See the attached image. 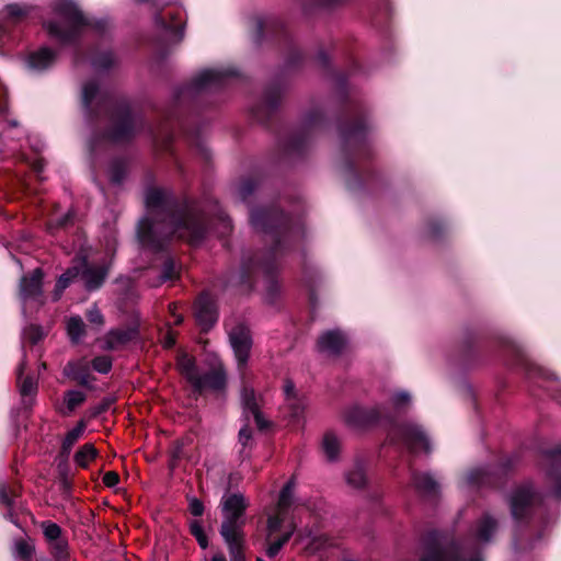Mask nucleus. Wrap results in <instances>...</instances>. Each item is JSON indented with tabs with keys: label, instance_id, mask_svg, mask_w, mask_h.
<instances>
[{
	"label": "nucleus",
	"instance_id": "nucleus-1",
	"mask_svg": "<svg viewBox=\"0 0 561 561\" xmlns=\"http://www.w3.org/2000/svg\"><path fill=\"white\" fill-rule=\"evenodd\" d=\"M146 206L150 218H144L138 225L142 247L159 251L173 238L191 244L205 238L209 219L197 205H180L171 192L150 188L146 193Z\"/></svg>",
	"mask_w": 561,
	"mask_h": 561
},
{
	"label": "nucleus",
	"instance_id": "nucleus-2",
	"mask_svg": "<svg viewBox=\"0 0 561 561\" xmlns=\"http://www.w3.org/2000/svg\"><path fill=\"white\" fill-rule=\"evenodd\" d=\"M420 561H483L476 548L458 546L447 535L433 530L421 542Z\"/></svg>",
	"mask_w": 561,
	"mask_h": 561
},
{
	"label": "nucleus",
	"instance_id": "nucleus-3",
	"mask_svg": "<svg viewBox=\"0 0 561 561\" xmlns=\"http://www.w3.org/2000/svg\"><path fill=\"white\" fill-rule=\"evenodd\" d=\"M54 11L61 21L46 22L44 24L45 28L49 35L64 44L73 42L78 37L81 27L87 25L82 12L71 0H55Z\"/></svg>",
	"mask_w": 561,
	"mask_h": 561
},
{
	"label": "nucleus",
	"instance_id": "nucleus-4",
	"mask_svg": "<svg viewBox=\"0 0 561 561\" xmlns=\"http://www.w3.org/2000/svg\"><path fill=\"white\" fill-rule=\"evenodd\" d=\"M248 505L247 499L241 493H231L222 496L220 502L222 523L219 530L221 537L244 535L243 527L245 525V510Z\"/></svg>",
	"mask_w": 561,
	"mask_h": 561
},
{
	"label": "nucleus",
	"instance_id": "nucleus-5",
	"mask_svg": "<svg viewBox=\"0 0 561 561\" xmlns=\"http://www.w3.org/2000/svg\"><path fill=\"white\" fill-rule=\"evenodd\" d=\"M540 502L541 496L534 490L531 483L516 486L510 496L512 517L517 522L528 518Z\"/></svg>",
	"mask_w": 561,
	"mask_h": 561
},
{
	"label": "nucleus",
	"instance_id": "nucleus-6",
	"mask_svg": "<svg viewBox=\"0 0 561 561\" xmlns=\"http://www.w3.org/2000/svg\"><path fill=\"white\" fill-rule=\"evenodd\" d=\"M391 435L400 440L410 453H431V443L424 431L415 423H403L392 430Z\"/></svg>",
	"mask_w": 561,
	"mask_h": 561
},
{
	"label": "nucleus",
	"instance_id": "nucleus-7",
	"mask_svg": "<svg viewBox=\"0 0 561 561\" xmlns=\"http://www.w3.org/2000/svg\"><path fill=\"white\" fill-rule=\"evenodd\" d=\"M191 386L198 393L211 391L222 394L227 388L226 368L221 363H216L205 371L199 370Z\"/></svg>",
	"mask_w": 561,
	"mask_h": 561
},
{
	"label": "nucleus",
	"instance_id": "nucleus-8",
	"mask_svg": "<svg viewBox=\"0 0 561 561\" xmlns=\"http://www.w3.org/2000/svg\"><path fill=\"white\" fill-rule=\"evenodd\" d=\"M228 335L238 363V368L243 369L248 364L252 347L250 330L243 323H239L229 329Z\"/></svg>",
	"mask_w": 561,
	"mask_h": 561
},
{
	"label": "nucleus",
	"instance_id": "nucleus-9",
	"mask_svg": "<svg viewBox=\"0 0 561 561\" xmlns=\"http://www.w3.org/2000/svg\"><path fill=\"white\" fill-rule=\"evenodd\" d=\"M294 486V481L289 480L282 489L276 512L275 514L271 515L267 519L268 537H271L274 533L280 530L283 523L286 520L288 510L293 504Z\"/></svg>",
	"mask_w": 561,
	"mask_h": 561
},
{
	"label": "nucleus",
	"instance_id": "nucleus-10",
	"mask_svg": "<svg viewBox=\"0 0 561 561\" xmlns=\"http://www.w3.org/2000/svg\"><path fill=\"white\" fill-rule=\"evenodd\" d=\"M194 316L203 330H209L218 319L216 301L208 294H202L195 302Z\"/></svg>",
	"mask_w": 561,
	"mask_h": 561
},
{
	"label": "nucleus",
	"instance_id": "nucleus-11",
	"mask_svg": "<svg viewBox=\"0 0 561 561\" xmlns=\"http://www.w3.org/2000/svg\"><path fill=\"white\" fill-rule=\"evenodd\" d=\"M43 272L35 268L31 275L23 276L20 282V297L23 302L43 304Z\"/></svg>",
	"mask_w": 561,
	"mask_h": 561
},
{
	"label": "nucleus",
	"instance_id": "nucleus-12",
	"mask_svg": "<svg viewBox=\"0 0 561 561\" xmlns=\"http://www.w3.org/2000/svg\"><path fill=\"white\" fill-rule=\"evenodd\" d=\"M139 330L138 325H131L128 328H119L110 330L102 339V348L105 351H116L131 341L138 339Z\"/></svg>",
	"mask_w": 561,
	"mask_h": 561
},
{
	"label": "nucleus",
	"instance_id": "nucleus-13",
	"mask_svg": "<svg viewBox=\"0 0 561 561\" xmlns=\"http://www.w3.org/2000/svg\"><path fill=\"white\" fill-rule=\"evenodd\" d=\"M381 417L379 408L365 409L356 407L346 413L345 421L351 426L360 428L379 422Z\"/></svg>",
	"mask_w": 561,
	"mask_h": 561
},
{
	"label": "nucleus",
	"instance_id": "nucleus-14",
	"mask_svg": "<svg viewBox=\"0 0 561 561\" xmlns=\"http://www.w3.org/2000/svg\"><path fill=\"white\" fill-rule=\"evenodd\" d=\"M237 72L230 69H205L194 78V87L197 89H207L225 83L228 77L236 76Z\"/></svg>",
	"mask_w": 561,
	"mask_h": 561
},
{
	"label": "nucleus",
	"instance_id": "nucleus-15",
	"mask_svg": "<svg viewBox=\"0 0 561 561\" xmlns=\"http://www.w3.org/2000/svg\"><path fill=\"white\" fill-rule=\"evenodd\" d=\"M136 126V118L127 106L121 108L117 122L110 133V138L114 141H122L130 137Z\"/></svg>",
	"mask_w": 561,
	"mask_h": 561
},
{
	"label": "nucleus",
	"instance_id": "nucleus-16",
	"mask_svg": "<svg viewBox=\"0 0 561 561\" xmlns=\"http://www.w3.org/2000/svg\"><path fill=\"white\" fill-rule=\"evenodd\" d=\"M80 275L88 290H95L102 286L106 277V270L102 267L93 268L88 266L84 257L78 260Z\"/></svg>",
	"mask_w": 561,
	"mask_h": 561
},
{
	"label": "nucleus",
	"instance_id": "nucleus-17",
	"mask_svg": "<svg viewBox=\"0 0 561 561\" xmlns=\"http://www.w3.org/2000/svg\"><path fill=\"white\" fill-rule=\"evenodd\" d=\"M497 520L490 514L482 515L471 529L472 537L481 542L488 543L497 529Z\"/></svg>",
	"mask_w": 561,
	"mask_h": 561
},
{
	"label": "nucleus",
	"instance_id": "nucleus-18",
	"mask_svg": "<svg viewBox=\"0 0 561 561\" xmlns=\"http://www.w3.org/2000/svg\"><path fill=\"white\" fill-rule=\"evenodd\" d=\"M25 369V355L23 356L22 363L18 368V381H19V391L23 399V403L25 405H32L34 397L37 393V381L33 376H26L25 378H21L22 374Z\"/></svg>",
	"mask_w": 561,
	"mask_h": 561
},
{
	"label": "nucleus",
	"instance_id": "nucleus-19",
	"mask_svg": "<svg viewBox=\"0 0 561 561\" xmlns=\"http://www.w3.org/2000/svg\"><path fill=\"white\" fill-rule=\"evenodd\" d=\"M346 340L342 332L337 330L323 333L318 340L320 352L329 354H339L345 346Z\"/></svg>",
	"mask_w": 561,
	"mask_h": 561
},
{
	"label": "nucleus",
	"instance_id": "nucleus-20",
	"mask_svg": "<svg viewBox=\"0 0 561 561\" xmlns=\"http://www.w3.org/2000/svg\"><path fill=\"white\" fill-rule=\"evenodd\" d=\"M546 460L550 466L547 474L556 483L553 495L561 499V447L547 453Z\"/></svg>",
	"mask_w": 561,
	"mask_h": 561
},
{
	"label": "nucleus",
	"instance_id": "nucleus-21",
	"mask_svg": "<svg viewBox=\"0 0 561 561\" xmlns=\"http://www.w3.org/2000/svg\"><path fill=\"white\" fill-rule=\"evenodd\" d=\"M241 402L244 412L251 413L259 428L263 430L266 427V423L263 419L262 413L259 410L254 390L248 386H243L241 390Z\"/></svg>",
	"mask_w": 561,
	"mask_h": 561
},
{
	"label": "nucleus",
	"instance_id": "nucleus-22",
	"mask_svg": "<svg viewBox=\"0 0 561 561\" xmlns=\"http://www.w3.org/2000/svg\"><path fill=\"white\" fill-rule=\"evenodd\" d=\"M55 60V53L47 47L41 48L30 55L27 65L34 70H44L48 68Z\"/></svg>",
	"mask_w": 561,
	"mask_h": 561
},
{
	"label": "nucleus",
	"instance_id": "nucleus-23",
	"mask_svg": "<svg viewBox=\"0 0 561 561\" xmlns=\"http://www.w3.org/2000/svg\"><path fill=\"white\" fill-rule=\"evenodd\" d=\"M412 482L417 492L423 495H435L438 483L428 473H413Z\"/></svg>",
	"mask_w": 561,
	"mask_h": 561
},
{
	"label": "nucleus",
	"instance_id": "nucleus-24",
	"mask_svg": "<svg viewBox=\"0 0 561 561\" xmlns=\"http://www.w3.org/2000/svg\"><path fill=\"white\" fill-rule=\"evenodd\" d=\"M84 401V392L80 390H69L64 396V407L59 408V412L64 415H68L72 413Z\"/></svg>",
	"mask_w": 561,
	"mask_h": 561
},
{
	"label": "nucleus",
	"instance_id": "nucleus-25",
	"mask_svg": "<svg viewBox=\"0 0 561 561\" xmlns=\"http://www.w3.org/2000/svg\"><path fill=\"white\" fill-rule=\"evenodd\" d=\"M275 213L266 209H255L251 213V224L254 228L268 231L274 228L272 221Z\"/></svg>",
	"mask_w": 561,
	"mask_h": 561
},
{
	"label": "nucleus",
	"instance_id": "nucleus-26",
	"mask_svg": "<svg viewBox=\"0 0 561 561\" xmlns=\"http://www.w3.org/2000/svg\"><path fill=\"white\" fill-rule=\"evenodd\" d=\"M80 275V267L78 266V262L69 267L60 277L58 278L55 290H54V299L58 300L64 290L70 285V283Z\"/></svg>",
	"mask_w": 561,
	"mask_h": 561
},
{
	"label": "nucleus",
	"instance_id": "nucleus-27",
	"mask_svg": "<svg viewBox=\"0 0 561 561\" xmlns=\"http://www.w3.org/2000/svg\"><path fill=\"white\" fill-rule=\"evenodd\" d=\"M226 545L228 546L230 553V561H244L245 557L243 553L244 535H236L232 537H222Z\"/></svg>",
	"mask_w": 561,
	"mask_h": 561
},
{
	"label": "nucleus",
	"instance_id": "nucleus-28",
	"mask_svg": "<svg viewBox=\"0 0 561 561\" xmlns=\"http://www.w3.org/2000/svg\"><path fill=\"white\" fill-rule=\"evenodd\" d=\"M340 448L341 443L337 436L332 432L325 433L322 439V450L329 461L337 459Z\"/></svg>",
	"mask_w": 561,
	"mask_h": 561
},
{
	"label": "nucleus",
	"instance_id": "nucleus-29",
	"mask_svg": "<svg viewBox=\"0 0 561 561\" xmlns=\"http://www.w3.org/2000/svg\"><path fill=\"white\" fill-rule=\"evenodd\" d=\"M178 367L180 373L190 383L193 382L194 378L199 371V368L195 365V360L187 355H182L179 357Z\"/></svg>",
	"mask_w": 561,
	"mask_h": 561
},
{
	"label": "nucleus",
	"instance_id": "nucleus-30",
	"mask_svg": "<svg viewBox=\"0 0 561 561\" xmlns=\"http://www.w3.org/2000/svg\"><path fill=\"white\" fill-rule=\"evenodd\" d=\"M96 456L98 450L92 444H84L75 454V462L81 468H87L90 461H92Z\"/></svg>",
	"mask_w": 561,
	"mask_h": 561
},
{
	"label": "nucleus",
	"instance_id": "nucleus-31",
	"mask_svg": "<svg viewBox=\"0 0 561 561\" xmlns=\"http://www.w3.org/2000/svg\"><path fill=\"white\" fill-rule=\"evenodd\" d=\"M346 482L354 489H360L366 484V474L362 463H356L354 468L346 472Z\"/></svg>",
	"mask_w": 561,
	"mask_h": 561
},
{
	"label": "nucleus",
	"instance_id": "nucleus-32",
	"mask_svg": "<svg viewBox=\"0 0 561 561\" xmlns=\"http://www.w3.org/2000/svg\"><path fill=\"white\" fill-rule=\"evenodd\" d=\"M84 432V424L82 422L78 423L71 431H69L62 442L61 453L64 455H69L73 445L79 440Z\"/></svg>",
	"mask_w": 561,
	"mask_h": 561
},
{
	"label": "nucleus",
	"instance_id": "nucleus-33",
	"mask_svg": "<svg viewBox=\"0 0 561 561\" xmlns=\"http://www.w3.org/2000/svg\"><path fill=\"white\" fill-rule=\"evenodd\" d=\"M31 11V7L19 4V3H11L5 5L3 12L5 13L7 18L11 20L12 22H19L25 16L28 15Z\"/></svg>",
	"mask_w": 561,
	"mask_h": 561
},
{
	"label": "nucleus",
	"instance_id": "nucleus-34",
	"mask_svg": "<svg viewBox=\"0 0 561 561\" xmlns=\"http://www.w3.org/2000/svg\"><path fill=\"white\" fill-rule=\"evenodd\" d=\"M67 331L72 342L78 343L84 334V323L80 317H71L67 323Z\"/></svg>",
	"mask_w": 561,
	"mask_h": 561
},
{
	"label": "nucleus",
	"instance_id": "nucleus-35",
	"mask_svg": "<svg viewBox=\"0 0 561 561\" xmlns=\"http://www.w3.org/2000/svg\"><path fill=\"white\" fill-rule=\"evenodd\" d=\"M294 530H295V526L290 524L288 526L287 530L284 533V535L280 538H278L277 540H275L268 545V547L266 549V554L268 558H274L275 556H277V553L283 548V546L291 537Z\"/></svg>",
	"mask_w": 561,
	"mask_h": 561
},
{
	"label": "nucleus",
	"instance_id": "nucleus-36",
	"mask_svg": "<svg viewBox=\"0 0 561 561\" xmlns=\"http://www.w3.org/2000/svg\"><path fill=\"white\" fill-rule=\"evenodd\" d=\"M49 549L57 561H67L69 557L68 541L66 538L49 542Z\"/></svg>",
	"mask_w": 561,
	"mask_h": 561
},
{
	"label": "nucleus",
	"instance_id": "nucleus-37",
	"mask_svg": "<svg viewBox=\"0 0 561 561\" xmlns=\"http://www.w3.org/2000/svg\"><path fill=\"white\" fill-rule=\"evenodd\" d=\"M390 404L398 412L404 411L411 404V396L407 391H398L391 396Z\"/></svg>",
	"mask_w": 561,
	"mask_h": 561
},
{
	"label": "nucleus",
	"instance_id": "nucleus-38",
	"mask_svg": "<svg viewBox=\"0 0 561 561\" xmlns=\"http://www.w3.org/2000/svg\"><path fill=\"white\" fill-rule=\"evenodd\" d=\"M42 529L48 543L62 538L61 528L56 523L45 520L42 523Z\"/></svg>",
	"mask_w": 561,
	"mask_h": 561
},
{
	"label": "nucleus",
	"instance_id": "nucleus-39",
	"mask_svg": "<svg viewBox=\"0 0 561 561\" xmlns=\"http://www.w3.org/2000/svg\"><path fill=\"white\" fill-rule=\"evenodd\" d=\"M114 56L111 51H105L94 57L92 60V66L95 70H106L114 65Z\"/></svg>",
	"mask_w": 561,
	"mask_h": 561
},
{
	"label": "nucleus",
	"instance_id": "nucleus-40",
	"mask_svg": "<svg viewBox=\"0 0 561 561\" xmlns=\"http://www.w3.org/2000/svg\"><path fill=\"white\" fill-rule=\"evenodd\" d=\"M286 405L289 410V415L293 419L299 420L304 415L306 403L302 399L298 397L291 398L290 400L286 401Z\"/></svg>",
	"mask_w": 561,
	"mask_h": 561
},
{
	"label": "nucleus",
	"instance_id": "nucleus-41",
	"mask_svg": "<svg viewBox=\"0 0 561 561\" xmlns=\"http://www.w3.org/2000/svg\"><path fill=\"white\" fill-rule=\"evenodd\" d=\"M33 551V546L25 540L21 539L14 543V554L22 560L28 561Z\"/></svg>",
	"mask_w": 561,
	"mask_h": 561
},
{
	"label": "nucleus",
	"instance_id": "nucleus-42",
	"mask_svg": "<svg viewBox=\"0 0 561 561\" xmlns=\"http://www.w3.org/2000/svg\"><path fill=\"white\" fill-rule=\"evenodd\" d=\"M491 480V474L485 469H474L468 474V481L471 484L481 485L484 483H489Z\"/></svg>",
	"mask_w": 561,
	"mask_h": 561
},
{
	"label": "nucleus",
	"instance_id": "nucleus-43",
	"mask_svg": "<svg viewBox=\"0 0 561 561\" xmlns=\"http://www.w3.org/2000/svg\"><path fill=\"white\" fill-rule=\"evenodd\" d=\"M92 367L100 374H107L112 368V359L108 356H96L92 360Z\"/></svg>",
	"mask_w": 561,
	"mask_h": 561
},
{
	"label": "nucleus",
	"instance_id": "nucleus-44",
	"mask_svg": "<svg viewBox=\"0 0 561 561\" xmlns=\"http://www.w3.org/2000/svg\"><path fill=\"white\" fill-rule=\"evenodd\" d=\"M191 533L196 538L198 545L206 549L208 547V539L204 533L203 526L199 522L195 520L191 524Z\"/></svg>",
	"mask_w": 561,
	"mask_h": 561
},
{
	"label": "nucleus",
	"instance_id": "nucleus-45",
	"mask_svg": "<svg viewBox=\"0 0 561 561\" xmlns=\"http://www.w3.org/2000/svg\"><path fill=\"white\" fill-rule=\"evenodd\" d=\"M98 92L99 87L94 82H88L83 85L82 100L87 107L90 106L92 101L96 98Z\"/></svg>",
	"mask_w": 561,
	"mask_h": 561
},
{
	"label": "nucleus",
	"instance_id": "nucleus-46",
	"mask_svg": "<svg viewBox=\"0 0 561 561\" xmlns=\"http://www.w3.org/2000/svg\"><path fill=\"white\" fill-rule=\"evenodd\" d=\"M24 336L32 344H36L44 337V332L41 327L32 324L24 330Z\"/></svg>",
	"mask_w": 561,
	"mask_h": 561
},
{
	"label": "nucleus",
	"instance_id": "nucleus-47",
	"mask_svg": "<svg viewBox=\"0 0 561 561\" xmlns=\"http://www.w3.org/2000/svg\"><path fill=\"white\" fill-rule=\"evenodd\" d=\"M176 274L174 262L171 259H168L163 264L161 279L163 282L174 279Z\"/></svg>",
	"mask_w": 561,
	"mask_h": 561
},
{
	"label": "nucleus",
	"instance_id": "nucleus-48",
	"mask_svg": "<svg viewBox=\"0 0 561 561\" xmlns=\"http://www.w3.org/2000/svg\"><path fill=\"white\" fill-rule=\"evenodd\" d=\"M217 220H218V224H219L218 234L220 237H225V236L229 234L231 232V230H232V226H231L230 219L226 215L220 213L217 216Z\"/></svg>",
	"mask_w": 561,
	"mask_h": 561
},
{
	"label": "nucleus",
	"instance_id": "nucleus-49",
	"mask_svg": "<svg viewBox=\"0 0 561 561\" xmlns=\"http://www.w3.org/2000/svg\"><path fill=\"white\" fill-rule=\"evenodd\" d=\"M88 320L98 327H102L104 324V317L100 309L96 306H93L87 313Z\"/></svg>",
	"mask_w": 561,
	"mask_h": 561
},
{
	"label": "nucleus",
	"instance_id": "nucleus-50",
	"mask_svg": "<svg viewBox=\"0 0 561 561\" xmlns=\"http://www.w3.org/2000/svg\"><path fill=\"white\" fill-rule=\"evenodd\" d=\"M256 187V184L253 180H244L239 186V194L242 199H245L249 195H251Z\"/></svg>",
	"mask_w": 561,
	"mask_h": 561
},
{
	"label": "nucleus",
	"instance_id": "nucleus-51",
	"mask_svg": "<svg viewBox=\"0 0 561 561\" xmlns=\"http://www.w3.org/2000/svg\"><path fill=\"white\" fill-rule=\"evenodd\" d=\"M77 366H78L77 363H71V362L68 363L64 370L65 375L72 377L73 379L80 381V383H87L85 377L81 376L77 373V370H76Z\"/></svg>",
	"mask_w": 561,
	"mask_h": 561
},
{
	"label": "nucleus",
	"instance_id": "nucleus-52",
	"mask_svg": "<svg viewBox=\"0 0 561 561\" xmlns=\"http://www.w3.org/2000/svg\"><path fill=\"white\" fill-rule=\"evenodd\" d=\"M190 512L194 516H202L204 513V504L196 497L191 499Z\"/></svg>",
	"mask_w": 561,
	"mask_h": 561
},
{
	"label": "nucleus",
	"instance_id": "nucleus-53",
	"mask_svg": "<svg viewBox=\"0 0 561 561\" xmlns=\"http://www.w3.org/2000/svg\"><path fill=\"white\" fill-rule=\"evenodd\" d=\"M0 504L8 508L13 506V499L9 495L8 489L4 484L0 485Z\"/></svg>",
	"mask_w": 561,
	"mask_h": 561
},
{
	"label": "nucleus",
	"instance_id": "nucleus-54",
	"mask_svg": "<svg viewBox=\"0 0 561 561\" xmlns=\"http://www.w3.org/2000/svg\"><path fill=\"white\" fill-rule=\"evenodd\" d=\"M119 481V476L115 471H107L103 477V483L108 488H114Z\"/></svg>",
	"mask_w": 561,
	"mask_h": 561
},
{
	"label": "nucleus",
	"instance_id": "nucleus-55",
	"mask_svg": "<svg viewBox=\"0 0 561 561\" xmlns=\"http://www.w3.org/2000/svg\"><path fill=\"white\" fill-rule=\"evenodd\" d=\"M251 438H252V431L249 428L248 425H244L239 431V442L245 447V446H248Z\"/></svg>",
	"mask_w": 561,
	"mask_h": 561
},
{
	"label": "nucleus",
	"instance_id": "nucleus-56",
	"mask_svg": "<svg viewBox=\"0 0 561 561\" xmlns=\"http://www.w3.org/2000/svg\"><path fill=\"white\" fill-rule=\"evenodd\" d=\"M250 268L251 267L249 265L244 266L243 271L241 273H239L237 276H232L229 282L232 284L245 283Z\"/></svg>",
	"mask_w": 561,
	"mask_h": 561
},
{
	"label": "nucleus",
	"instance_id": "nucleus-57",
	"mask_svg": "<svg viewBox=\"0 0 561 561\" xmlns=\"http://www.w3.org/2000/svg\"><path fill=\"white\" fill-rule=\"evenodd\" d=\"M284 392H285V400H290L291 398H295L297 397L296 393H295V385L290 381V380H287L285 386H284Z\"/></svg>",
	"mask_w": 561,
	"mask_h": 561
},
{
	"label": "nucleus",
	"instance_id": "nucleus-58",
	"mask_svg": "<svg viewBox=\"0 0 561 561\" xmlns=\"http://www.w3.org/2000/svg\"><path fill=\"white\" fill-rule=\"evenodd\" d=\"M162 344L165 348H171L175 344V337L171 332H168L167 335L163 337Z\"/></svg>",
	"mask_w": 561,
	"mask_h": 561
},
{
	"label": "nucleus",
	"instance_id": "nucleus-59",
	"mask_svg": "<svg viewBox=\"0 0 561 561\" xmlns=\"http://www.w3.org/2000/svg\"><path fill=\"white\" fill-rule=\"evenodd\" d=\"M210 561H227V559L222 553H218V554H215Z\"/></svg>",
	"mask_w": 561,
	"mask_h": 561
},
{
	"label": "nucleus",
	"instance_id": "nucleus-60",
	"mask_svg": "<svg viewBox=\"0 0 561 561\" xmlns=\"http://www.w3.org/2000/svg\"><path fill=\"white\" fill-rule=\"evenodd\" d=\"M319 1L323 5H330V4H333L336 0H319Z\"/></svg>",
	"mask_w": 561,
	"mask_h": 561
},
{
	"label": "nucleus",
	"instance_id": "nucleus-61",
	"mask_svg": "<svg viewBox=\"0 0 561 561\" xmlns=\"http://www.w3.org/2000/svg\"><path fill=\"white\" fill-rule=\"evenodd\" d=\"M183 321V318L181 316H175L174 323L180 324Z\"/></svg>",
	"mask_w": 561,
	"mask_h": 561
},
{
	"label": "nucleus",
	"instance_id": "nucleus-62",
	"mask_svg": "<svg viewBox=\"0 0 561 561\" xmlns=\"http://www.w3.org/2000/svg\"><path fill=\"white\" fill-rule=\"evenodd\" d=\"M67 220H68V217L66 216L65 218H62V219L58 222V225H59V226H64V225L66 224V221H67Z\"/></svg>",
	"mask_w": 561,
	"mask_h": 561
},
{
	"label": "nucleus",
	"instance_id": "nucleus-63",
	"mask_svg": "<svg viewBox=\"0 0 561 561\" xmlns=\"http://www.w3.org/2000/svg\"><path fill=\"white\" fill-rule=\"evenodd\" d=\"M35 169H36V171L39 173V172H42L43 167H42V164H41V163H37V164H36V167H35Z\"/></svg>",
	"mask_w": 561,
	"mask_h": 561
},
{
	"label": "nucleus",
	"instance_id": "nucleus-64",
	"mask_svg": "<svg viewBox=\"0 0 561 561\" xmlns=\"http://www.w3.org/2000/svg\"><path fill=\"white\" fill-rule=\"evenodd\" d=\"M113 181L116 182V183H119L121 179L118 175H114L113 176Z\"/></svg>",
	"mask_w": 561,
	"mask_h": 561
}]
</instances>
